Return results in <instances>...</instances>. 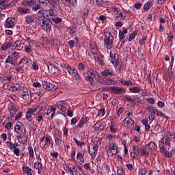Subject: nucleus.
<instances>
[{
    "mask_svg": "<svg viewBox=\"0 0 175 175\" xmlns=\"http://www.w3.org/2000/svg\"><path fill=\"white\" fill-rule=\"evenodd\" d=\"M77 158L81 161V162L84 163V156L83 155V153L79 152L77 154Z\"/></svg>",
    "mask_w": 175,
    "mask_h": 175,
    "instance_id": "40",
    "label": "nucleus"
},
{
    "mask_svg": "<svg viewBox=\"0 0 175 175\" xmlns=\"http://www.w3.org/2000/svg\"><path fill=\"white\" fill-rule=\"evenodd\" d=\"M139 174H140V175L146 174V170H144L143 168H139Z\"/></svg>",
    "mask_w": 175,
    "mask_h": 175,
    "instance_id": "64",
    "label": "nucleus"
},
{
    "mask_svg": "<svg viewBox=\"0 0 175 175\" xmlns=\"http://www.w3.org/2000/svg\"><path fill=\"white\" fill-rule=\"evenodd\" d=\"M111 64L114 65L115 68H117L120 62H118V55L117 53H115L113 55V58L111 61Z\"/></svg>",
    "mask_w": 175,
    "mask_h": 175,
    "instance_id": "12",
    "label": "nucleus"
},
{
    "mask_svg": "<svg viewBox=\"0 0 175 175\" xmlns=\"http://www.w3.org/2000/svg\"><path fill=\"white\" fill-rule=\"evenodd\" d=\"M120 40H122L124 38H125L124 34L122 33V31L119 32Z\"/></svg>",
    "mask_w": 175,
    "mask_h": 175,
    "instance_id": "63",
    "label": "nucleus"
},
{
    "mask_svg": "<svg viewBox=\"0 0 175 175\" xmlns=\"http://www.w3.org/2000/svg\"><path fill=\"white\" fill-rule=\"evenodd\" d=\"M51 143L50 138L49 137H45V146H49Z\"/></svg>",
    "mask_w": 175,
    "mask_h": 175,
    "instance_id": "62",
    "label": "nucleus"
},
{
    "mask_svg": "<svg viewBox=\"0 0 175 175\" xmlns=\"http://www.w3.org/2000/svg\"><path fill=\"white\" fill-rule=\"evenodd\" d=\"M55 137V143L57 146H61V144H62V140L59 138H58V137H57V135L54 134Z\"/></svg>",
    "mask_w": 175,
    "mask_h": 175,
    "instance_id": "30",
    "label": "nucleus"
},
{
    "mask_svg": "<svg viewBox=\"0 0 175 175\" xmlns=\"http://www.w3.org/2000/svg\"><path fill=\"white\" fill-rule=\"evenodd\" d=\"M100 128H102V124L100 122L98 121L96 124H94V131H100Z\"/></svg>",
    "mask_w": 175,
    "mask_h": 175,
    "instance_id": "28",
    "label": "nucleus"
},
{
    "mask_svg": "<svg viewBox=\"0 0 175 175\" xmlns=\"http://www.w3.org/2000/svg\"><path fill=\"white\" fill-rule=\"evenodd\" d=\"M42 27H43V29H45V31H51V24H50V22L42 20Z\"/></svg>",
    "mask_w": 175,
    "mask_h": 175,
    "instance_id": "6",
    "label": "nucleus"
},
{
    "mask_svg": "<svg viewBox=\"0 0 175 175\" xmlns=\"http://www.w3.org/2000/svg\"><path fill=\"white\" fill-rule=\"evenodd\" d=\"M151 6H152V1H148L147 3H146L144 5V9L145 10H148L150 9V8H151Z\"/></svg>",
    "mask_w": 175,
    "mask_h": 175,
    "instance_id": "32",
    "label": "nucleus"
},
{
    "mask_svg": "<svg viewBox=\"0 0 175 175\" xmlns=\"http://www.w3.org/2000/svg\"><path fill=\"white\" fill-rule=\"evenodd\" d=\"M18 140L19 143H21V144H25L28 142V137L25 136H21V135L18 136Z\"/></svg>",
    "mask_w": 175,
    "mask_h": 175,
    "instance_id": "16",
    "label": "nucleus"
},
{
    "mask_svg": "<svg viewBox=\"0 0 175 175\" xmlns=\"http://www.w3.org/2000/svg\"><path fill=\"white\" fill-rule=\"evenodd\" d=\"M104 43V46L107 50H111V49H113L114 37L113 36V35H111V33L109 32L107 35H105Z\"/></svg>",
    "mask_w": 175,
    "mask_h": 175,
    "instance_id": "1",
    "label": "nucleus"
},
{
    "mask_svg": "<svg viewBox=\"0 0 175 175\" xmlns=\"http://www.w3.org/2000/svg\"><path fill=\"white\" fill-rule=\"evenodd\" d=\"M84 124H85V121H84V118H82L78 124L79 128H81Z\"/></svg>",
    "mask_w": 175,
    "mask_h": 175,
    "instance_id": "58",
    "label": "nucleus"
},
{
    "mask_svg": "<svg viewBox=\"0 0 175 175\" xmlns=\"http://www.w3.org/2000/svg\"><path fill=\"white\" fill-rule=\"evenodd\" d=\"M9 111L10 113L11 117H13L17 113V109H16V106L14 105H11L9 108Z\"/></svg>",
    "mask_w": 175,
    "mask_h": 175,
    "instance_id": "20",
    "label": "nucleus"
},
{
    "mask_svg": "<svg viewBox=\"0 0 175 175\" xmlns=\"http://www.w3.org/2000/svg\"><path fill=\"white\" fill-rule=\"evenodd\" d=\"M65 105H66V102L62 101L60 103H57L58 109H65Z\"/></svg>",
    "mask_w": 175,
    "mask_h": 175,
    "instance_id": "42",
    "label": "nucleus"
},
{
    "mask_svg": "<svg viewBox=\"0 0 175 175\" xmlns=\"http://www.w3.org/2000/svg\"><path fill=\"white\" fill-rule=\"evenodd\" d=\"M55 108L51 107L50 109H47V111L45 113V114H46V116H49V114H51L52 113L51 118H54V117L55 116Z\"/></svg>",
    "mask_w": 175,
    "mask_h": 175,
    "instance_id": "19",
    "label": "nucleus"
},
{
    "mask_svg": "<svg viewBox=\"0 0 175 175\" xmlns=\"http://www.w3.org/2000/svg\"><path fill=\"white\" fill-rule=\"evenodd\" d=\"M149 120L150 122H152V121L155 120V112H150V113L149 114Z\"/></svg>",
    "mask_w": 175,
    "mask_h": 175,
    "instance_id": "41",
    "label": "nucleus"
},
{
    "mask_svg": "<svg viewBox=\"0 0 175 175\" xmlns=\"http://www.w3.org/2000/svg\"><path fill=\"white\" fill-rule=\"evenodd\" d=\"M12 45H13V42H12L8 41V42H5L1 46V50H3V51L8 50V49H10Z\"/></svg>",
    "mask_w": 175,
    "mask_h": 175,
    "instance_id": "14",
    "label": "nucleus"
},
{
    "mask_svg": "<svg viewBox=\"0 0 175 175\" xmlns=\"http://www.w3.org/2000/svg\"><path fill=\"white\" fill-rule=\"evenodd\" d=\"M120 81L121 84H122V85H132V84H133V82L131 81V80L125 81V80L121 79H120Z\"/></svg>",
    "mask_w": 175,
    "mask_h": 175,
    "instance_id": "26",
    "label": "nucleus"
},
{
    "mask_svg": "<svg viewBox=\"0 0 175 175\" xmlns=\"http://www.w3.org/2000/svg\"><path fill=\"white\" fill-rule=\"evenodd\" d=\"M165 136H166L168 139L170 140H174L175 138V133L172 131H167V133H165Z\"/></svg>",
    "mask_w": 175,
    "mask_h": 175,
    "instance_id": "18",
    "label": "nucleus"
},
{
    "mask_svg": "<svg viewBox=\"0 0 175 175\" xmlns=\"http://www.w3.org/2000/svg\"><path fill=\"white\" fill-rule=\"evenodd\" d=\"M32 109L33 111H34V116H36V114H39V113L43 110V106L39 105L36 107Z\"/></svg>",
    "mask_w": 175,
    "mask_h": 175,
    "instance_id": "22",
    "label": "nucleus"
},
{
    "mask_svg": "<svg viewBox=\"0 0 175 175\" xmlns=\"http://www.w3.org/2000/svg\"><path fill=\"white\" fill-rule=\"evenodd\" d=\"M137 35V32L134 31L132 34H131L129 38V42H132L133 39H135V36Z\"/></svg>",
    "mask_w": 175,
    "mask_h": 175,
    "instance_id": "46",
    "label": "nucleus"
},
{
    "mask_svg": "<svg viewBox=\"0 0 175 175\" xmlns=\"http://www.w3.org/2000/svg\"><path fill=\"white\" fill-rule=\"evenodd\" d=\"M65 2L67 3H69V5H71L72 6H76L77 1L76 0H64Z\"/></svg>",
    "mask_w": 175,
    "mask_h": 175,
    "instance_id": "38",
    "label": "nucleus"
},
{
    "mask_svg": "<svg viewBox=\"0 0 175 175\" xmlns=\"http://www.w3.org/2000/svg\"><path fill=\"white\" fill-rule=\"evenodd\" d=\"M164 157H166V158H172V154L169 151H165L164 152Z\"/></svg>",
    "mask_w": 175,
    "mask_h": 175,
    "instance_id": "59",
    "label": "nucleus"
},
{
    "mask_svg": "<svg viewBox=\"0 0 175 175\" xmlns=\"http://www.w3.org/2000/svg\"><path fill=\"white\" fill-rule=\"evenodd\" d=\"M85 80H87V81H88L89 83H90V84H93L94 83V78L91 76H88L85 77Z\"/></svg>",
    "mask_w": 175,
    "mask_h": 175,
    "instance_id": "48",
    "label": "nucleus"
},
{
    "mask_svg": "<svg viewBox=\"0 0 175 175\" xmlns=\"http://www.w3.org/2000/svg\"><path fill=\"white\" fill-rule=\"evenodd\" d=\"M18 13H21L22 14H27V13H29L30 10L27 8H23V7H18Z\"/></svg>",
    "mask_w": 175,
    "mask_h": 175,
    "instance_id": "15",
    "label": "nucleus"
},
{
    "mask_svg": "<svg viewBox=\"0 0 175 175\" xmlns=\"http://www.w3.org/2000/svg\"><path fill=\"white\" fill-rule=\"evenodd\" d=\"M27 150L29 152V157L31 158H33V148H32V146H29Z\"/></svg>",
    "mask_w": 175,
    "mask_h": 175,
    "instance_id": "36",
    "label": "nucleus"
},
{
    "mask_svg": "<svg viewBox=\"0 0 175 175\" xmlns=\"http://www.w3.org/2000/svg\"><path fill=\"white\" fill-rule=\"evenodd\" d=\"M6 8H9V4H6V0H0V9L5 10Z\"/></svg>",
    "mask_w": 175,
    "mask_h": 175,
    "instance_id": "21",
    "label": "nucleus"
},
{
    "mask_svg": "<svg viewBox=\"0 0 175 175\" xmlns=\"http://www.w3.org/2000/svg\"><path fill=\"white\" fill-rule=\"evenodd\" d=\"M57 87L53 83L49 84V88L48 89V91H55L57 90Z\"/></svg>",
    "mask_w": 175,
    "mask_h": 175,
    "instance_id": "43",
    "label": "nucleus"
},
{
    "mask_svg": "<svg viewBox=\"0 0 175 175\" xmlns=\"http://www.w3.org/2000/svg\"><path fill=\"white\" fill-rule=\"evenodd\" d=\"M47 68H48V70L51 75H55V73H57V72H58V68H57V67H55L53 64L48 65Z\"/></svg>",
    "mask_w": 175,
    "mask_h": 175,
    "instance_id": "9",
    "label": "nucleus"
},
{
    "mask_svg": "<svg viewBox=\"0 0 175 175\" xmlns=\"http://www.w3.org/2000/svg\"><path fill=\"white\" fill-rule=\"evenodd\" d=\"M161 143L165 146H170V139L166 135H164L161 139Z\"/></svg>",
    "mask_w": 175,
    "mask_h": 175,
    "instance_id": "24",
    "label": "nucleus"
},
{
    "mask_svg": "<svg viewBox=\"0 0 175 175\" xmlns=\"http://www.w3.org/2000/svg\"><path fill=\"white\" fill-rule=\"evenodd\" d=\"M15 19L13 18H8L5 21V26L6 28H13Z\"/></svg>",
    "mask_w": 175,
    "mask_h": 175,
    "instance_id": "5",
    "label": "nucleus"
},
{
    "mask_svg": "<svg viewBox=\"0 0 175 175\" xmlns=\"http://www.w3.org/2000/svg\"><path fill=\"white\" fill-rule=\"evenodd\" d=\"M25 23L26 24H31V23H33V18L31 16H27L25 17Z\"/></svg>",
    "mask_w": 175,
    "mask_h": 175,
    "instance_id": "31",
    "label": "nucleus"
},
{
    "mask_svg": "<svg viewBox=\"0 0 175 175\" xmlns=\"http://www.w3.org/2000/svg\"><path fill=\"white\" fill-rule=\"evenodd\" d=\"M23 170L25 172V174L27 175H32V173H33V171L29 167L24 166Z\"/></svg>",
    "mask_w": 175,
    "mask_h": 175,
    "instance_id": "23",
    "label": "nucleus"
},
{
    "mask_svg": "<svg viewBox=\"0 0 175 175\" xmlns=\"http://www.w3.org/2000/svg\"><path fill=\"white\" fill-rule=\"evenodd\" d=\"M44 14L46 20L51 23V20H53V18L54 17V8L52 6V8L45 10Z\"/></svg>",
    "mask_w": 175,
    "mask_h": 175,
    "instance_id": "3",
    "label": "nucleus"
},
{
    "mask_svg": "<svg viewBox=\"0 0 175 175\" xmlns=\"http://www.w3.org/2000/svg\"><path fill=\"white\" fill-rule=\"evenodd\" d=\"M133 151H134L133 152L135 154H139V152H140V148H139V146H135L133 147Z\"/></svg>",
    "mask_w": 175,
    "mask_h": 175,
    "instance_id": "52",
    "label": "nucleus"
},
{
    "mask_svg": "<svg viewBox=\"0 0 175 175\" xmlns=\"http://www.w3.org/2000/svg\"><path fill=\"white\" fill-rule=\"evenodd\" d=\"M129 91L131 92H134V93L139 92V91H140V88L135 86V87L130 88Z\"/></svg>",
    "mask_w": 175,
    "mask_h": 175,
    "instance_id": "39",
    "label": "nucleus"
},
{
    "mask_svg": "<svg viewBox=\"0 0 175 175\" xmlns=\"http://www.w3.org/2000/svg\"><path fill=\"white\" fill-rule=\"evenodd\" d=\"M111 90L113 94H116V95H121L122 94H125V92H126L125 89L118 86H112L111 87Z\"/></svg>",
    "mask_w": 175,
    "mask_h": 175,
    "instance_id": "4",
    "label": "nucleus"
},
{
    "mask_svg": "<svg viewBox=\"0 0 175 175\" xmlns=\"http://www.w3.org/2000/svg\"><path fill=\"white\" fill-rule=\"evenodd\" d=\"M147 102L148 103H150V105H154V103H155V101L154 100V99L152 98H148Z\"/></svg>",
    "mask_w": 175,
    "mask_h": 175,
    "instance_id": "61",
    "label": "nucleus"
},
{
    "mask_svg": "<svg viewBox=\"0 0 175 175\" xmlns=\"http://www.w3.org/2000/svg\"><path fill=\"white\" fill-rule=\"evenodd\" d=\"M22 98L24 99V100H27L29 99V94H28V90H26L24 92V94H22Z\"/></svg>",
    "mask_w": 175,
    "mask_h": 175,
    "instance_id": "37",
    "label": "nucleus"
},
{
    "mask_svg": "<svg viewBox=\"0 0 175 175\" xmlns=\"http://www.w3.org/2000/svg\"><path fill=\"white\" fill-rule=\"evenodd\" d=\"M84 68H85V65H84L83 63H79L78 65V69L79 70H83Z\"/></svg>",
    "mask_w": 175,
    "mask_h": 175,
    "instance_id": "57",
    "label": "nucleus"
},
{
    "mask_svg": "<svg viewBox=\"0 0 175 175\" xmlns=\"http://www.w3.org/2000/svg\"><path fill=\"white\" fill-rule=\"evenodd\" d=\"M14 131L16 132V133L23 132V123L18 122L14 127Z\"/></svg>",
    "mask_w": 175,
    "mask_h": 175,
    "instance_id": "13",
    "label": "nucleus"
},
{
    "mask_svg": "<svg viewBox=\"0 0 175 175\" xmlns=\"http://www.w3.org/2000/svg\"><path fill=\"white\" fill-rule=\"evenodd\" d=\"M147 146L150 150H153V148H155V146H157V144H155V142H151L150 143H148Z\"/></svg>",
    "mask_w": 175,
    "mask_h": 175,
    "instance_id": "44",
    "label": "nucleus"
},
{
    "mask_svg": "<svg viewBox=\"0 0 175 175\" xmlns=\"http://www.w3.org/2000/svg\"><path fill=\"white\" fill-rule=\"evenodd\" d=\"M88 73V75H92L94 77H96V76H98V72L94 71V70H89Z\"/></svg>",
    "mask_w": 175,
    "mask_h": 175,
    "instance_id": "47",
    "label": "nucleus"
},
{
    "mask_svg": "<svg viewBox=\"0 0 175 175\" xmlns=\"http://www.w3.org/2000/svg\"><path fill=\"white\" fill-rule=\"evenodd\" d=\"M141 154L142 155H146V157H147L148 155H149L150 152L147 151V149H146V148H144L142 150H141Z\"/></svg>",
    "mask_w": 175,
    "mask_h": 175,
    "instance_id": "45",
    "label": "nucleus"
},
{
    "mask_svg": "<svg viewBox=\"0 0 175 175\" xmlns=\"http://www.w3.org/2000/svg\"><path fill=\"white\" fill-rule=\"evenodd\" d=\"M98 115L103 117V116H105V108H102L101 109L98 110Z\"/></svg>",
    "mask_w": 175,
    "mask_h": 175,
    "instance_id": "55",
    "label": "nucleus"
},
{
    "mask_svg": "<svg viewBox=\"0 0 175 175\" xmlns=\"http://www.w3.org/2000/svg\"><path fill=\"white\" fill-rule=\"evenodd\" d=\"M101 84H107V85H111V84H113V79L103 77V81H101Z\"/></svg>",
    "mask_w": 175,
    "mask_h": 175,
    "instance_id": "17",
    "label": "nucleus"
},
{
    "mask_svg": "<svg viewBox=\"0 0 175 175\" xmlns=\"http://www.w3.org/2000/svg\"><path fill=\"white\" fill-rule=\"evenodd\" d=\"M62 22V18L59 17H53V19H51V24H53V23H55V24H59V23Z\"/></svg>",
    "mask_w": 175,
    "mask_h": 175,
    "instance_id": "27",
    "label": "nucleus"
},
{
    "mask_svg": "<svg viewBox=\"0 0 175 175\" xmlns=\"http://www.w3.org/2000/svg\"><path fill=\"white\" fill-rule=\"evenodd\" d=\"M42 88H44V90H49V88L50 87V83L44 81L42 82Z\"/></svg>",
    "mask_w": 175,
    "mask_h": 175,
    "instance_id": "34",
    "label": "nucleus"
},
{
    "mask_svg": "<svg viewBox=\"0 0 175 175\" xmlns=\"http://www.w3.org/2000/svg\"><path fill=\"white\" fill-rule=\"evenodd\" d=\"M13 47H14L16 50H20V49H21V42L16 41L13 44Z\"/></svg>",
    "mask_w": 175,
    "mask_h": 175,
    "instance_id": "29",
    "label": "nucleus"
},
{
    "mask_svg": "<svg viewBox=\"0 0 175 175\" xmlns=\"http://www.w3.org/2000/svg\"><path fill=\"white\" fill-rule=\"evenodd\" d=\"M49 5H51L55 12H59V10H61V3H59V0L49 1Z\"/></svg>",
    "mask_w": 175,
    "mask_h": 175,
    "instance_id": "2",
    "label": "nucleus"
},
{
    "mask_svg": "<svg viewBox=\"0 0 175 175\" xmlns=\"http://www.w3.org/2000/svg\"><path fill=\"white\" fill-rule=\"evenodd\" d=\"M36 3V1L35 0H30V1H27V0H23L21 3V5L23 6L28 7V6H33Z\"/></svg>",
    "mask_w": 175,
    "mask_h": 175,
    "instance_id": "10",
    "label": "nucleus"
},
{
    "mask_svg": "<svg viewBox=\"0 0 175 175\" xmlns=\"http://www.w3.org/2000/svg\"><path fill=\"white\" fill-rule=\"evenodd\" d=\"M5 64H10L11 65H14V66H16V62H14V60H13V59L10 56H8L5 59Z\"/></svg>",
    "mask_w": 175,
    "mask_h": 175,
    "instance_id": "25",
    "label": "nucleus"
},
{
    "mask_svg": "<svg viewBox=\"0 0 175 175\" xmlns=\"http://www.w3.org/2000/svg\"><path fill=\"white\" fill-rule=\"evenodd\" d=\"M149 110L150 111H152L151 113H158V109H157V107H154V106H150L149 107Z\"/></svg>",
    "mask_w": 175,
    "mask_h": 175,
    "instance_id": "49",
    "label": "nucleus"
},
{
    "mask_svg": "<svg viewBox=\"0 0 175 175\" xmlns=\"http://www.w3.org/2000/svg\"><path fill=\"white\" fill-rule=\"evenodd\" d=\"M66 70L68 72L70 75L74 76V77H77L79 76V73H77V70L75 68H71L69 65H68L66 68Z\"/></svg>",
    "mask_w": 175,
    "mask_h": 175,
    "instance_id": "7",
    "label": "nucleus"
},
{
    "mask_svg": "<svg viewBox=\"0 0 175 175\" xmlns=\"http://www.w3.org/2000/svg\"><path fill=\"white\" fill-rule=\"evenodd\" d=\"M31 9L33 12H38L39 9H42V5H40V3H37L33 5Z\"/></svg>",
    "mask_w": 175,
    "mask_h": 175,
    "instance_id": "35",
    "label": "nucleus"
},
{
    "mask_svg": "<svg viewBox=\"0 0 175 175\" xmlns=\"http://www.w3.org/2000/svg\"><path fill=\"white\" fill-rule=\"evenodd\" d=\"M32 114L35 115V112L33 111V108H29L26 112V118L29 122L32 121V119L31 118L32 117Z\"/></svg>",
    "mask_w": 175,
    "mask_h": 175,
    "instance_id": "11",
    "label": "nucleus"
},
{
    "mask_svg": "<svg viewBox=\"0 0 175 175\" xmlns=\"http://www.w3.org/2000/svg\"><path fill=\"white\" fill-rule=\"evenodd\" d=\"M42 165L41 162H37L34 163V167L35 169H38V173L40 172V170H42Z\"/></svg>",
    "mask_w": 175,
    "mask_h": 175,
    "instance_id": "33",
    "label": "nucleus"
},
{
    "mask_svg": "<svg viewBox=\"0 0 175 175\" xmlns=\"http://www.w3.org/2000/svg\"><path fill=\"white\" fill-rule=\"evenodd\" d=\"M96 81L97 83H102V81H103V77H100L99 74H98L97 77H96Z\"/></svg>",
    "mask_w": 175,
    "mask_h": 175,
    "instance_id": "53",
    "label": "nucleus"
},
{
    "mask_svg": "<svg viewBox=\"0 0 175 175\" xmlns=\"http://www.w3.org/2000/svg\"><path fill=\"white\" fill-rule=\"evenodd\" d=\"M88 151H89V154H90V155H92L94 154H95V152H96V151H98V142H94L92 146V150H90V145H88Z\"/></svg>",
    "mask_w": 175,
    "mask_h": 175,
    "instance_id": "8",
    "label": "nucleus"
},
{
    "mask_svg": "<svg viewBox=\"0 0 175 175\" xmlns=\"http://www.w3.org/2000/svg\"><path fill=\"white\" fill-rule=\"evenodd\" d=\"M110 131H111V133H117V129H114V124H113V122H111V125L110 126Z\"/></svg>",
    "mask_w": 175,
    "mask_h": 175,
    "instance_id": "54",
    "label": "nucleus"
},
{
    "mask_svg": "<svg viewBox=\"0 0 175 175\" xmlns=\"http://www.w3.org/2000/svg\"><path fill=\"white\" fill-rule=\"evenodd\" d=\"M15 70H16V72H24V66H19V67H16L15 68Z\"/></svg>",
    "mask_w": 175,
    "mask_h": 175,
    "instance_id": "56",
    "label": "nucleus"
},
{
    "mask_svg": "<svg viewBox=\"0 0 175 175\" xmlns=\"http://www.w3.org/2000/svg\"><path fill=\"white\" fill-rule=\"evenodd\" d=\"M8 147L11 150L16 148V144H13L12 142H8Z\"/></svg>",
    "mask_w": 175,
    "mask_h": 175,
    "instance_id": "50",
    "label": "nucleus"
},
{
    "mask_svg": "<svg viewBox=\"0 0 175 175\" xmlns=\"http://www.w3.org/2000/svg\"><path fill=\"white\" fill-rule=\"evenodd\" d=\"M101 74L103 75V76H105L106 77H107V76H109V75H113L112 72H109L107 70H104L101 72Z\"/></svg>",
    "mask_w": 175,
    "mask_h": 175,
    "instance_id": "51",
    "label": "nucleus"
},
{
    "mask_svg": "<svg viewBox=\"0 0 175 175\" xmlns=\"http://www.w3.org/2000/svg\"><path fill=\"white\" fill-rule=\"evenodd\" d=\"M11 128H12V122H7L5 124V129H8V131H9V129H10Z\"/></svg>",
    "mask_w": 175,
    "mask_h": 175,
    "instance_id": "60",
    "label": "nucleus"
}]
</instances>
